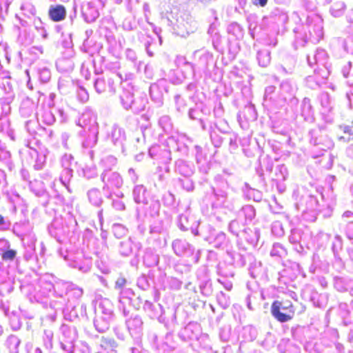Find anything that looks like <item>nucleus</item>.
<instances>
[{
  "label": "nucleus",
  "instance_id": "3c124183",
  "mask_svg": "<svg viewBox=\"0 0 353 353\" xmlns=\"http://www.w3.org/2000/svg\"><path fill=\"white\" fill-rule=\"evenodd\" d=\"M159 262V254L150 248L147 249L143 255V263L150 268L157 266Z\"/></svg>",
  "mask_w": 353,
  "mask_h": 353
},
{
  "label": "nucleus",
  "instance_id": "c756f323",
  "mask_svg": "<svg viewBox=\"0 0 353 353\" xmlns=\"http://www.w3.org/2000/svg\"><path fill=\"white\" fill-rule=\"evenodd\" d=\"M134 296V293L130 288L119 292V308L125 316L129 314L128 307L131 305Z\"/></svg>",
  "mask_w": 353,
  "mask_h": 353
},
{
  "label": "nucleus",
  "instance_id": "864d4df0",
  "mask_svg": "<svg viewBox=\"0 0 353 353\" xmlns=\"http://www.w3.org/2000/svg\"><path fill=\"white\" fill-rule=\"evenodd\" d=\"M217 273L222 278H232L234 275V267L225 262L219 263L217 265Z\"/></svg>",
  "mask_w": 353,
  "mask_h": 353
},
{
  "label": "nucleus",
  "instance_id": "0e129e2a",
  "mask_svg": "<svg viewBox=\"0 0 353 353\" xmlns=\"http://www.w3.org/2000/svg\"><path fill=\"white\" fill-rule=\"evenodd\" d=\"M305 83L306 86L312 90H316L323 85L318 74L307 76L305 79Z\"/></svg>",
  "mask_w": 353,
  "mask_h": 353
},
{
  "label": "nucleus",
  "instance_id": "6e6552de",
  "mask_svg": "<svg viewBox=\"0 0 353 353\" xmlns=\"http://www.w3.org/2000/svg\"><path fill=\"white\" fill-rule=\"evenodd\" d=\"M76 221L71 216L68 220L56 218L48 228L49 233L59 243L63 242L72 232Z\"/></svg>",
  "mask_w": 353,
  "mask_h": 353
},
{
  "label": "nucleus",
  "instance_id": "ea45409f",
  "mask_svg": "<svg viewBox=\"0 0 353 353\" xmlns=\"http://www.w3.org/2000/svg\"><path fill=\"white\" fill-rule=\"evenodd\" d=\"M327 58V54L323 49H317L312 56L307 55V57L308 64L310 66L314 64H317L319 66L326 65Z\"/></svg>",
  "mask_w": 353,
  "mask_h": 353
},
{
  "label": "nucleus",
  "instance_id": "7ed1b4c3",
  "mask_svg": "<svg viewBox=\"0 0 353 353\" xmlns=\"http://www.w3.org/2000/svg\"><path fill=\"white\" fill-rule=\"evenodd\" d=\"M114 306L108 299H101L94 307L93 324L97 331L100 333L106 332L114 316Z\"/></svg>",
  "mask_w": 353,
  "mask_h": 353
},
{
  "label": "nucleus",
  "instance_id": "b1692460",
  "mask_svg": "<svg viewBox=\"0 0 353 353\" xmlns=\"http://www.w3.org/2000/svg\"><path fill=\"white\" fill-rule=\"evenodd\" d=\"M141 248L142 245L140 242L134 241L130 237L119 242L118 252L122 256H130L136 254Z\"/></svg>",
  "mask_w": 353,
  "mask_h": 353
},
{
  "label": "nucleus",
  "instance_id": "6ab92c4d",
  "mask_svg": "<svg viewBox=\"0 0 353 353\" xmlns=\"http://www.w3.org/2000/svg\"><path fill=\"white\" fill-rule=\"evenodd\" d=\"M196 278L201 293L205 296H210L213 292L212 281L206 267H201L196 272Z\"/></svg>",
  "mask_w": 353,
  "mask_h": 353
},
{
  "label": "nucleus",
  "instance_id": "c85d7f7f",
  "mask_svg": "<svg viewBox=\"0 0 353 353\" xmlns=\"http://www.w3.org/2000/svg\"><path fill=\"white\" fill-rule=\"evenodd\" d=\"M37 239L34 234H24L21 241L24 247L23 257L26 261L32 259L35 256V242Z\"/></svg>",
  "mask_w": 353,
  "mask_h": 353
},
{
  "label": "nucleus",
  "instance_id": "338daca9",
  "mask_svg": "<svg viewBox=\"0 0 353 353\" xmlns=\"http://www.w3.org/2000/svg\"><path fill=\"white\" fill-rule=\"evenodd\" d=\"M275 176L274 179L276 182L285 181L288 177V170L284 164L279 165L276 167Z\"/></svg>",
  "mask_w": 353,
  "mask_h": 353
},
{
  "label": "nucleus",
  "instance_id": "20e7f679",
  "mask_svg": "<svg viewBox=\"0 0 353 353\" xmlns=\"http://www.w3.org/2000/svg\"><path fill=\"white\" fill-rule=\"evenodd\" d=\"M70 283L63 281H57L54 283H46L44 286L45 290H52L51 301L49 303L50 307L54 310V312L50 314L52 320L56 317L57 310H63L68 302V296Z\"/></svg>",
  "mask_w": 353,
  "mask_h": 353
},
{
  "label": "nucleus",
  "instance_id": "09e8293b",
  "mask_svg": "<svg viewBox=\"0 0 353 353\" xmlns=\"http://www.w3.org/2000/svg\"><path fill=\"white\" fill-rule=\"evenodd\" d=\"M343 249V239L342 237L336 234L335 235L332 243V250L335 259V261L338 262L341 266H343V263L342 259L340 256V252Z\"/></svg>",
  "mask_w": 353,
  "mask_h": 353
},
{
  "label": "nucleus",
  "instance_id": "5fc2aeb1",
  "mask_svg": "<svg viewBox=\"0 0 353 353\" xmlns=\"http://www.w3.org/2000/svg\"><path fill=\"white\" fill-rule=\"evenodd\" d=\"M40 117L42 122L48 125H52L56 120L53 108L50 107H43L41 111Z\"/></svg>",
  "mask_w": 353,
  "mask_h": 353
},
{
  "label": "nucleus",
  "instance_id": "aec40b11",
  "mask_svg": "<svg viewBox=\"0 0 353 353\" xmlns=\"http://www.w3.org/2000/svg\"><path fill=\"white\" fill-rule=\"evenodd\" d=\"M231 257L234 264L239 267L243 268L246 265L247 262L250 263L249 273L252 278H255L257 276V267L256 262L254 261V259L252 255L250 254H241L240 253L231 254Z\"/></svg>",
  "mask_w": 353,
  "mask_h": 353
},
{
  "label": "nucleus",
  "instance_id": "13d9d810",
  "mask_svg": "<svg viewBox=\"0 0 353 353\" xmlns=\"http://www.w3.org/2000/svg\"><path fill=\"white\" fill-rule=\"evenodd\" d=\"M270 51L268 49L259 50L256 59L260 66L265 68L271 61Z\"/></svg>",
  "mask_w": 353,
  "mask_h": 353
},
{
  "label": "nucleus",
  "instance_id": "680f3d73",
  "mask_svg": "<svg viewBox=\"0 0 353 353\" xmlns=\"http://www.w3.org/2000/svg\"><path fill=\"white\" fill-rule=\"evenodd\" d=\"M211 125H212L215 130L218 131L223 136L232 132L228 123L225 119H219L214 122L213 123H212Z\"/></svg>",
  "mask_w": 353,
  "mask_h": 353
},
{
  "label": "nucleus",
  "instance_id": "4c0bfd02",
  "mask_svg": "<svg viewBox=\"0 0 353 353\" xmlns=\"http://www.w3.org/2000/svg\"><path fill=\"white\" fill-rule=\"evenodd\" d=\"M66 8L61 4L51 5L48 9L49 18L54 22L63 21L66 17Z\"/></svg>",
  "mask_w": 353,
  "mask_h": 353
},
{
  "label": "nucleus",
  "instance_id": "a18cd8bd",
  "mask_svg": "<svg viewBox=\"0 0 353 353\" xmlns=\"http://www.w3.org/2000/svg\"><path fill=\"white\" fill-rule=\"evenodd\" d=\"M243 194L247 200H253L255 202H261L263 199L262 192L251 188L248 183H245L243 188Z\"/></svg>",
  "mask_w": 353,
  "mask_h": 353
},
{
  "label": "nucleus",
  "instance_id": "052dcab7",
  "mask_svg": "<svg viewBox=\"0 0 353 353\" xmlns=\"http://www.w3.org/2000/svg\"><path fill=\"white\" fill-rule=\"evenodd\" d=\"M219 132L215 130L212 125H210L209 134L212 143L215 148H220L225 139V136L223 137L218 133Z\"/></svg>",
  "mask_w": 353,
  "mask_h": 353
},
{
  "label": "nucleus",
  "instance_id": "a878e982",
  "mask_svg": "<svg viewBox=\"0 0 353 353\" xmlns=\"http://www.w3.org/2000/svg\"><path fill=\"white\" fill-rule=\"evenodd\" d=\"M128 330L132 337L139 339L143 334V322L141 316L134 315L125 321Z\"/></svg>",
  "mask_w": 353,
  "mask_h": 353
},
{
  "label": "nucleus",
  "instance_id": "4be33fe9",
  "mask_svg": "<svg viewBox=\"0 0 353 353\" xmlns=\"http://www.w3.org/2000/svg\"><path fill=\"white\" fill-rule=\"evenodd\" d=\"M77 125L81 126L85 132L94 127H99L96 113L92 109L86 108L79 117Z\"/></svg>",
  "mask_w": 353,
  "mask_h": 353
},
{
  "label": "nucleus",
  "instance_id": "dca6fc26",
  "mask_svg": "<svg viewBox=\"0 0 353 353\" xmlns=\"http://www.w3.org/2000/svg\"><path fill=\"white\" fill-rule=\"evenodd\" d=\"M177 225L182 231L190 230L194 236H199L201 234V229H198L199 222L191 214L188 209L178 216Z\"/></svg>",
  "mask_w": 353,
  "mask_h": 353
},
{
  "label": "nucleus",
  "instance_id": "de8ad7c7",
  "mask_svg": "<svg viewBox=\"0 0 353 353\" xmlns=\"http://www.w3.org/2000/svg\"><path fill=\"white\" fill-rule=\"evenodd\" d=\"M239 219H244L245 223L251 222L256 216V210L252 205H245L238 212Z\"/></svg>",
  "mask_w": 353,
  "mask_h": 353
},
{
  "label": "nucleus",
  "instance_id": "72a5a7b5",
  "mask_svg": "<svg viewBox=\"0 0 353 353\" xmlns=\"http://www.w3.org/2000/svg\"><path fill=\"white\" fill-rule=\"evenodd\" d=\"M81 134L84 137L82 141V146L85 148H92L98 142L99 127L92 129L83 130Z\"/></svg>",
  "mask_w": 353,
  "mask_h": 353
},
{
  "label": "nucleus",
  "instance_id": "e433bc0d",
  "mask_svg": "<svg viewBox=\"0 0 353 353\" xmlns=\"http://www.w3.org/2000/svg\"><path fill=\"white\" fill-rule=\"evenodd\" d=\"M27 153L30 158L29 163L32 164L34 170H41L46 163L45 155L39 154L37 150L31 148H27Z\"/></svg>",
  "mask_w": 353,
  "mask_h": 353
},
{
  "label": "nucleus",
  "instance_id": "bb28decb",
  "mask_svg": "<svg viewBox=\"0 0 353 353\" xmlns=\"http://www.w3.org/2000/svg\"><path fill=\"white\" fill-rule=\"evenodd\" d=\"M94 88L97 92L101 94L108 91L110 93H114L116 85L112 77H99L94 80Z\"/></svg>",
  "mask_w": 353,
  "mask_h": 353
},
{
  "label": "nucleus",
  "instance_id": "7c9ffc66",
  "mask_svg": "<svg viewBox=\"0 0 353 353\" xmlns=\"http://www.w3.org/2000/svg\"><path fill=\"white\" fill-rule=\"evenodd\" d=\"M304 239V232L300 228H293L288 236L289 242L293 245L294 250L299 254L304 252V247L302 244Z\"/></svg>",
  "mask_w": 353,
  "mask_h": 353
},
{
  "label": "nucleus",
  "instance_id": "58836bf2",
  "mask_svg": "<svg viewBox=\"0 0 353 353\" xmlns=\"http://www.w3.org/2000/svg\"><path fill=\"white\" fill-rule=\"evenodd\" d=\"M260 236L259 230L256 228L245 227L239 236V239L245 240L251 245L257 244Z\"/></svg>",
  "mask_w": 353,
  "mask_h": 353
},
{
  "label": "nucleus",
  "instance_id": "9d476101",
  "mask_svg": "<svg viewBox=\"0 0 353 353\" xmlns=\"http://www.w3.org/2000/svg\"><path fill=\"white\" fill-rule=\"evenodd\" d=\"M271 314L281 323H285L293 319L295 307L289 300L274 301L270 308Z\"/></svg>",
  "mask_w": 353,
  "mask_h": 353
},
{
  "label": "nucleus",
  "instance_id": "4d7b16f0",
  "mask_svg": "<svg viewBox=\"0 0 353 353\" xmlns=\"http://www.w3.org/2000/svg\"><path fill=\"white\" fill-rule=\"evenodd\" d=\"M117 164V159L110 154L103 156L99 161V165L103 168V170H112V168Z\"/></svg>",
  "mask_w": 353,
  "mask_h": 353
},
{
  "label": "nucleus",
  "instance_id": "49530a36",
  "mask_svg": "<svg viewBox=\"0 0 353 353\" xmlns=\"http://www.w3.org/2000/svg\"><path fill=\"white\" fill-rule=\"evenodd\" d=\"M87 197L89 203L95 207H100L103 199L101 190L97 188H92L87 192Z\"/></svg>",
  "mask_w": 353,
  "mask_h": 353
},
{
  "label": "nucleus",
  "instance_id": "393cba45",
  "mask_svg": "<svg viewBox=\"0 0 353 353\" xmlns=\"http://www.w3.org/2000/svg\"><path fill=\"white\" fill-rule=\"evenodd\" d=\"M296 85L290 80H284L280 84L278 102L293 100L296 91Z\"/></svg>",
  "mask_w": 353,
  "mask_h": 353
},
{
  "label": "nucleus",
  "instance_id": "603ef678",
  "mask_svg": "<svg viewBox=\"0 0 353 353\" xmlns=\"http://www.w3.org/2000/svg\"><path fill=\"white\" fill-rule=\"evenodd\" d=\"M73 177V169L62 170L59 176V183L62 186L69 192L72 193V190L70 187V181Z\"/></svg>",
  "mask_w": 353,
  "mask_h": 353
},
{
  "label": "nucleus",
  "instance_id": "774afa93",
  "mask_svg": "<svg viewBox=\"0 0 353 353\" xmlns=\"http://www.w3.org/2000/svg\"><path fill=\"white\" fill-rule=\"evenodd\" d=\"M227 31L228 34L233 35L237 39H239L243 36V29L242 27L236 22H232L228 25Z\"/></svg>",
  "mask_w": 353,
  "mask_h": 353
},
{
  "label": "nucleus",
  "instance_id": "79ce46f5",
  "mask_svg": "<svg viewBox=\"0 0 353 353\" xmlns=\"http://www.w3.org/2000/svg\"><path fill=\"white\" fill-rule=\"evenodd\" d=\"M82 255V254H80ZM68 265L78 269L82 272H88L91 268V262L90 259H82V256H77L74 259L68 260Z\"/></svg>",
  "mask_w": 353,
  "mask_h": 353
},
{
  "label": "nucleus",
  "instance_id": "6e6d98bb",
  "mask_svg": "<svg viewBox=\"0 0 353 353\" xmlns=\"http://www.w3.org/2000/svg\"><path fill=\"white\" fill-rule=\"evenodd\" d=\"M39 81L41 83H48L51 79V71L50 68L45 65L39 64L36 68Z\"/></svg>",
  "mask_w": 353,
  "mask_h": 353
},
{
  "label": "nucleus",
  "instance_id": "e2e57ef3",
  "mask_svg": "<svg viewBox=\"0 0 353 353\" xmlns=\"http://www.w3.org/2000/svg\"><path fill=\"white\" fill-rule=\"evenodd\" d=\"M287 254V250L282 244L279 243H274L273 244L272 248L270 250V256L272 257H275L279 259L285 257Z\"/></svg>",
  "mask_w": 353,
  "mask_h": 353
},
{
  "label": "nucleus",
  "instance_id": "473e14b6",
  "mask_svg": "<svg viewBox=\"0 0 353 353\" xmlns=\"http://www.w3.org/2000/svg\"><path fill=\"white\" fill-rule=\"evenodd\" d=\"M108 135L114 145L123 148L125 141V132L118 124H113Z\"/></svg>",
  "mask_w": 353,
  "mask_h": 353
},
{
  "label": "nucleus",
  "instance_id": "c03bdc74",
  "mask_svg": "<svg viewBox=\"0 0 353 353\" xmlns=\"http://www.w3.org/2000/svg\"><path fill=\"white\" fill-rule=\"evenodd\" d=\"M46 283H51V282L47 281H41L39 285V289L37 291L34 295V298L37 302H41L46 304L48 303V301H44V299H49V303L51 301V299H53L52 297V290L44 289V286Z\"/></svg>",
  "mask_w": 353,
  "mask_h": 353
},
{
  "label": "nucleus",
  "instance_id": "a211bd4d",
  "mask_svg": "<svg viewBox=\"0 0 353 353\" xmlns=\"http://www.w3.org/2000/svg\"><path fill=\"white\" fill-rule=\"evenodd\" d=\"M134 301H137L134 304V307L136 309H139L142 304L143 308L145 312L148 314L150 318L156 319L158 318L160 322H163V307L161 304H153L152 302L145 300L143 301L141 297H137Z\"/></svg>",
  "mask_w": 353,
  "mask_h": 353
},
{
  "label": "nucleus",
  "instance_id": "f03ea898",
  "mask_svg": "<svg viewBox=\"0 0 353 353\" xmlns=\"http://www.w3.org/2000/svg\"><path fill=\"white\" fill-rule=\"evenodd\" d=\"M212 208H228L232 210L229 205V192L232 190L227 179L224 176L218 174L214 177V185H212Z\"/></svg>",
  "mask_w": 353,
  "mask_h": 353
},
{
  "label": "nucleus",
  "instance_id": "bf43d9fd",
  "mask_svg": "<svg viewBox=\"0 0 353 353\" xmlns=\"http://www.w3.org/2000/svg\"><path fill=\"white\" fill-rule=\"evenodd\" d=\"M319 101L323 110L329 112L333 108V101L327 92H323L319 96Z\"/></svg>",
  "mask_w": 353,
  "mask_h": 353
},
{
  "label": "nucleus",
  "instance_id": "2f4dec72",
  "mask_svg": "<svg viewBox=\"0 0 353 353\" xmlns=\"http://www.w3.org/2000/svg\"><path fill=\"white\" fill-rule=\"evenodd\" d=\"M194 171L195 168L192 163L181 159L175 161L174 172L176 174L185 178H190L194 174Z\"/></svg>",
  "mask_w": 353,
  "mask_h": 353
},
{
  "label": "nucleus",
  "instance_id": "5701e85b",
  "mask_svg": "<svg viewBox=\"0 0 353 353\" xmlns=\"http://www.w3.org/2000/svg\"><path fill=\"white\" fill-rule=\"evenodd\" d=\"M210 114V109L203 103L196 104L194 108H192L188 111V117L192 120H197L203 130H207L205 119L203 116H207Z\"/></svg>",
  "mask_w": 353,
  "mask_h": 353
},
{
  "label": "nucleus",
  "instance_id": "423d86ee",
  "mask_svg": "<svg viewBox=\"0 0 353 353\" xmlns=\"http://www.w3.org/2000/svg\"><path fill=\"white\" fill-rule=\"evenodd\" d=\"M307 140L316 151L320 154L323 152L330 150L334 147V142L329 137L326 131L320 127L311 129L308 132Z\"/></svg>",
  "mask_w": 353,
  "mask_h": 353
},
{
  "label": "nucleus",
  "instance_id": "8fccbe9b",
  "mask_svg": "<svg viewBox=\"0 0 353 353\" xmlns=\"http://www.w3.org/2000/svg\"><path fill=\"white\" fill-rule=\"evenodd\" d=\"M245 223L242 221L241 219H236L231 221L228 225V231L234 236L239 238L244 229L245 228Z\"/></svg>",
  "mask_w": 353,
  "mask_h": 353
},
{
  "label": "nucleus",
  "instance_id": "2eb2a0df",
  "mask_svg": "<svg viewBox=\"0 0 353 353\" xmlns=\"http://www.w3.org/2000/svg\"><path fill=\"white\" fill-rule=\"evenodd\" d=\"M194 55L195 57H198L196 63L185 61L184 65L190 68L192 73L194 76L196 70L204 72L208 70L209 64L213 59V55L208 51L203 50H196Z\"/></svg>",
  "mask_w": 353,
  "mask_h": 353
},
{
  "label": "nucleus",
  "instance_id": "f704fd0d",
  "mask_svg": "<svg viewBox=\"0 0 353 353\" xmlns=\"http://www.w3.org/2000/svg\"><path fill=\"white\" fill-rule=\"evenodd\" d=\"M299 116L307 123H312L314 122V112L310 99L305 97L303 99Z\"/></svg>",
  "mask_w": 353,
  "mask_h": 353
},
{
  "label": "nucleus",
  "instance_id": "a19ab883",
  "mask_svg": "<svg viewBox=\"0 0 353 353\" xmlns=\"http://www.w3.org/2000/svg\"><path fill=\"white\" fill-rule=\"evenodd\" d=\"M259 165L256 168L257 174L264 180L265 172L271 173L273 169V161L269 156L260 157L259 159Z\"/></svg>",
  "mask_w": 353,
  "mask_h": 353
},
{
  "label": "nucleus",
  "instance_id": "0eeeda50",
  "mask_svg": "<svg viewBox=\"0 0 353 353\" xmlns=\"http://www.w3.org/2000/svg\"><path fill=\"white\" fill-rule=\"evenodd\" d=\"M100 180L103 184L102 190L106 194L108 199H111L114 191L120 189L123 185V177L117 171L103 170L100 174Z\"/></svg>",
  "mask_w": 353,
  "mask_h": 353
},
{
  "label": "nucleus",
  "instance_id": "cd10ccee",
  "mask_svg": "<svg viewBox=\"0 0 353 353\" xmlns=\"http://www.w3.org/2000/svg\"><path fill=\"white\" fill-rule=\"evenodd\" d=\"M29 188L31 192L37 197L43 199L42 205L45 207L47 206L50 196L45 188L43 182L37 179L30 181Z\"/></svg>",
  "mask_w": 353,
  "mask_h": 353
},
{
  "label": "nucleus",
  "instance_id": "f257e3e1",
  "mask_svg": "<svg viewBox=\"0 0 353 353\" xmlns=\"http://www.w3.org/2000/svg\"><path fill=\"white\" fill-rule=\"evenodd\" d=\"M323 20L318 14L308 15L305 23H296L293 28L296 41L301 46L307 42H319L323 37Z\"/></svg>",
  "mask_w": 353,
  "mask_h": 353
},
{
  "label": "nucleus",
  "instance_id": "1a4fd4ad",
  "mask_svg": "<svg viewBox=\"0 0 353 353\" xmlns=\"http://www.w3.org/2000/svg\"><path fill=\"white\" fill-rule=\"evenodd\" d=\"M120 102L125 110L139 114L145 109L148 99L144 97L134 98L132 91L124 88L120 94Z\"/></svg>",
  "mask_w": 353,
  "mask_h": 353
},
{
  "label": "nucleus",
  "instance_id": "4468645a",
  "mask_svg": "<svg viewBox=\"0 0 353 353\" xmlns=\"http://www.w3.org/2000/svg\"><path fill=\"white\" fill-rule=\"evenodd\" d=\"M105 4L103 0L84 1L80 3L81 14L86 23L94 22Z\"/></svg>",
  "mask_w": 353,
  "mask_h": 353
},
{
  "label": "nucleus",
  "instance_id": "37998d69",
  "mask_svg": "<svg viewBox=\"0 0 353 353\" xmlns=\"http://www.w3.org/2000/svg\"><path fill=\"white\" fill-rule=\"evenodd\" d=\"M36 104L32 99L26 97H25L20 105L19 112L22 117H30L35 114Z\"/></svg>",
  "mask_w": 353,
  "mask_h": 353
},
{
  "label": "nucleus",
  "instance_id": "39448f33",
  "mask_svg": "<svg viewBox=\"0 0 353 353\" xmlns=\"http://www.w3.org/2000/svg\"><path fill=\"white\" fill-rule=\"evenodd\" d=\"M172 248L177 256L186 258L191 263L197 264L200 261L201 250H196L185 239H174L172 243Z\"/></svg>",
  "mask_w": 353,
  "mask_h": 353
},
{
  "label": "nucleus",
  "instance_id": "ddd939ff",
  "mask_svg": "<svg viewBox=\"0 0 353 353\" xmlns=\"http://www.w3.org/2000/svg\"><path fill=\"white\" fill-rule=\"evenodd\" d=\"M199 236L216 248L223 249L228 243L225 234L221 231H216L210 225L201 227Z\"/></svg>",
  "mask_w": 353,
  "mask_h": 353
},
{
  "label": "nucleus",
  "instance_id": "c9c22d12",
  "mask_svg": "<svg viewBox=\"0 0 353 353\" xmlns=\"http://www.w3.org/2000/svg\"><path fill=\"white\" fill-rule=\"evenodd\" d=\"M133 199L135 203L148 205L149 194L146 188L142 184H137L132 190Z\"/></svg>",
  "mask_w": 353,
  "mask_h": 353
},
{
  "label": "nucleus",
  "instance_id": "69168bd1",
  "mask_svg": "<svg viewBox=\"0 0 353 353\" xmlns=\"http://www.w3.org/2000/svg\"><path fill=\"white\" fill-rule=\"evenodd\" d=\"M149 206L145 210V213L151 217H155L159 214L161 204L159 200L152 199L148 203Z\"/></svg>",
  "mask_w": 353,
  "mask_h": 353
},
{
  "label": "nucleus",
  "instance_id": "9b49d317",
  "mask_svg": "<svg viewBox=\"0 0 353 353\" xmlns=\"http://www.w3.org/2000/svg\"><path fill=\"white\" fill-rule=\"evenodd\" d=\"M61 336L59 343L61 348L65 353H72L74 348V343L78 338L77 328L70 324H62L60 327Z\"/></svg>",
  "mask_w": 353,
  "mask_h": 353
},
{
  "label": "nucleus",
  "instance_id": "412c9836",
  "mask_svg": "<svg viewBox=\"0 0 353 353\" xmlns=\"http://www.w3.org/2000/svg\"><path fill=\"white\" fill-rule=\"evenodd\" d=\"M168 85L165 79H161L150 86V94L152 100L161 106L163 103L164 93L168 92Z\"/></svg>",
  "mask_w": 353,
  "mask_h": 353
},
{
  "label": "nucleus",
  "instance_id": "f3484780",
  "mask_svg": "<svg viewBox=\"0 0 353 353\" xmlns=\"http://www.w3.org/2000/svg\"><path fill=\"white\" fill-rule=\"evenodd\" d=\"M201 327L196 322L191 321L178 332V337L183 342H191L199 339Z\"/></svg>",
  "mask_w": 353,
  "mask_h": 353
},
{
  "label": "nucleus",
  "instance_id": "f8f14e48",
  "mask_svg": "<svg viewBox=\"0 0 353 353\" xmlns=\"http://www.w3.org/2000/svg\"><path fill=\"white\" fill-rule=\"evenodd\" d=\"M172 337L171 332H167L165 336L166 341H162V337L157 328L150 330L148 333V339L152 347L158 353H171L175 348L174 345L169 343L168 341Z\"/></svg>",
  "mask_w": 353,
  "mask_h": 353
}]
</instances>
